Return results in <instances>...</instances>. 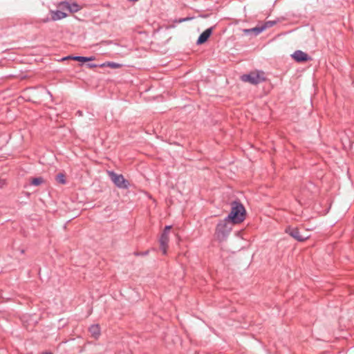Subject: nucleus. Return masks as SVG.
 Returning <instances> with one entry per match:
<instances>
[{"instance_id": "f257e3e1", "label": "nucleus", "mask_w": 354, "mask_h": 354, "mask_svg": "<svg viewBox=\"0 0 354 354\" xmlns=\"http://www.w3.org/2000/svg\"><path fill=\"white\" fill-rule=\"evenodd\" d=\"M231 210L225 217L232 225L240 224L244 221L246 218L247 212L239 199H236L230 203Z\"/></svg>"}, {"instance_id": "f03ea898", "label": "nucleus", "mask_w": 354, "mask_h": 354, "mask_svg": "<svg viewBox=\"0 0 354 354\" xmlns=\"http://www.w3.org/2000/svg\"><path fill=\"white\" fill-rule=\"evenodd\" d=\"M231 230L232 226L229 220H226V218L220 220L215 229V239L220 243L226 241Z\"/></svg>"}, {"instance_id": "7ed1b4c3", "label": "nucleus", "mask_w": 354, "mask_h": 354, "mask_svg": "<svg viewBox=\"0 0 354 354\" xmlns=\"http://www.w3.org/2000/svg\"><path fill=\"white\" fill-rule=\"evenodd\" d=\"M241 80L252 85H257L267 80L263 71H254L241 76Z\"/></svg>"}, {"instance_id": "20e7f679", "label": "nucleus", "mask_w": 354, "mask_h": 354, "mask_svg": "<svg viewBox=\"0 0 354 354\" xmlns=\"http://www.w3.org/2000/svg\"><path fill=\"white\" fill-rule=\"evenodd\" d=\"M107 174L111 180L118 188L126 189L129 187V181L125 179L122 174H117L114 171H107Z\"/></svg>"}, {"instance_id": "39448f33", "label": "nucleus", "mask_w": 354, "mask_h": 354, "mask_svg": "<svg viewBox=\"0 0 354 354\" xmlns=\"http://www.w3.org/2000/svg\"><path fill=\"white\" fill-rule=\"evenodd\" d=\"M171 225H166L162 230L159 242H160V249L162 252L163 254H167V250L168 248V242H169V233L171 229Z\"/></svg>"}, {"instance_id": "423d86ee", "label": "nucleus", "mask_w": 354, "mask_h": 354, "mask_svg": "<svg viewBox=\"0 0 354 354\" xmlns=\"http://www.w3.org/2000/svg\"><path fill=\"white\" fill-rule=\"evenodd\" d=\"M285 232L298 242H304L308 239V236H304L300 234L298 227L288 225L285 229Z\"/></svg>"}, {"instance_id": "0eeeda50", "label": "nucleus", "mask_w": 354, "mask_h": 354, "mask_svg": "<svg viewBox=\"0 0 354 354\" xmlns=\"http://www.w3.org/2000/svg\"><path fill=\"white\" fill-rule=\"evenodd\" d=\"M291 57L297 63H306L312 60L308 54L300 50L295 51Z\"/></svg>"}, {"instance_id": "6e6552de", "label": "nucleus", "mask_w": 354, "mask_h": 354, "mask_svg": "<svg viewBox=\"0 0 354 354\" xmlns=\"http://www.w3.org/2000/svg\"><path fill=\"white\" fill-rule=\"evenodd\" d=\"M214 26L210 27L205 30L198 37L196 44L200 46L205 44L213 33Z\"/></svg>"}, {"instance_id": "1a4fd4ad", "label": "nucleus", "mask_w": 354, "mask_h": 354, "mask_svg": "<svg viewBox=\"0 0 354 354\" xmlns=\"http://www.w3.org/2000/svg\"><path fill=\"white\" fill-rule=\"evenodd\" d=\"M88 331L91 333V336L95 339H98L101 335V330L99 324H92L88 328Z\"/></svg>"}, {"instance_id": "9d476101", "label": "nucleus", "mask_w": 354, "mask_h": 354, "mask_svg": "<svg viewBox=\"0 0 354 354\" xmlns=\"http://www.w3.org/2000/svg\"><path fill=\"white\" fill-rule=\"evenodd\" d=\"M243 32L245 35H253L257 36L261 33L263 31L261 24H258L257 26L249 28V29H243Z\"/></svg>"}, {"instance_id": "9b49d317", "label": "nucleus", "mask_w": 354, "mask_h": 354, "mask_svg": "<svg viewBox=\"0 0 354 354\" xmlns=\"http://www.w3.org/2000/svg\"><path fill=\"white\" fill-rule=\"evenodd\" d=\"M51 14V19L53 21H57L59 19H62L67 17V14L64 12H62L61 10H55V11H50Z\"/></svg>"}, {"instance_id": "f8f14e48", "label": "nucleus", "mask_w": 354, "mask_h": 354, "mask_svg": "<svg viewBox=\"0 0 354 354\" xmlns=\"http://www.w3.org/2000/svg\"><path fill=\"white\" fill-rule=\"evenodd\" d=\"M100 68L109 67L111 68H120L122 66V64L114 62H106L100 64Z\"/></svg>"}, {"instance_id": "ddd939ff", "label": "nucleus", "mask_w": 354, "mask_h": 354, "mask_svg": "<svg viewBox=\"0 0 354 354\" xmlns=\"http://www.w3.org/2000/svg\"><path fill=\"white\" fill-rule=\"evenodd\" d=\"M45 182L44 179L41 176L33 177L30 178V185L33 186H39Z\"/></svg>"}, {"instance_id": "4468645a", "label": "nucleus", "mask_w": 354, "mask_h": 354, "mask_svg": "<svg viewBox=\"0 0 354 354\" xmlns=\"http://www.w3.org/2000/svg\"><path fill=\"white\" fill-rule=\"evenodd\" d=\"M279 21V19L273 20V21H267L262 24H261L263 31L266 30L267 28H271L276 25Z\"/></svg>"}, {"instance_id": "2eb2a0df", "label": "nucleus", "mask_w": 354, "mask_h": 354, "mask_svg": "<svg viewBox=\"0 0 354 354\" xmlns=\"http://www.w3.org/2000/svg\"><path fill=\"white\" fill-rule=\"evenodd\" d=\"M55 180L61 185H66L67 183L66 174L63 172L58 173L55 176Z\"/></svg>"}, {"instance_id": "dca6fc26", "label": "nucleus", "mask_w": 354, "mask_h": 354, "mask_svg": "<svg viewBox=\"0 0 354 354\" xmlns=\"http://www.w3.org/2000/svg\"><path fill=\"white\" fill-rule=\"evenodd\" d=\"M81 9V6L77 4L76 2H73L70 3V8L68 11L71 13L77 12Z\"/></svg>"}, {"instance_id": "f3484780", "label": "nucleus", "mask_w": 354, "mask_h": 354, "mask_svg": "<svg viewBox=\"0 0 354 354\" xmlns=\"http://www.w3.org/2000/svg\"><path fill=\"white\" fill-rule=\"evenodd\" d=\"M59 7L62 8V9H64V10H69V8H70V3L68 2V1H62L60 3H59Z\"/></svg>"}, {"instance_id": "a211bd4d", "label": "nucleus", "mask_w": 354, "mask_h": 354, "mask_svg": "<svg viewBox=\"0 0 354 354\" xmlns=\"http://www.w3.org/2000/svg\"><path fill=\"white\" fill-rule=\"evenodd\" d=\"M86 66L88 68H97V67L100 68V64H93V63H87V64H86Z\"/></svg>"}, {"instance_id": "6ab92c4d", "label": "nucleus", "mask_w": 354, "mask_h": 354, "mask_svg": "<svg viewBox=\"0 0 354 354\" xmlns=\"http://www.w3.org/2000/svg\"><path fill=\"white\" fill-rule=\"evenodd\" d=\"M192 19V17H185V18H180L178 21L176 20L175 21L176 22H178V23H182V22H184V21H187L191 20Z\"/></svg>"}, {"instance_id": "aec40b11", "label": "nucleus", "mask_w": 354, "mask_h": 354, "mask_svg": "<svg viewBox=\"0 0 354 354\" xmlns=\"http://www.w3.org/2000/svg\"><path fill=\"white\" fill-rule=\"evenodd\" d=\"M80 57L81 56L79 55H70L68 57H70L71 60L79 62Z\"/></svg>"}, {"instance_id": "412c9836", "label": "nucleus", "mask_w": 354, "mask_h": 354, "mask_svg": "<svg viewBox=\"0 0 354 354\" xmlns=\"http://www.w3.org/2000/svg\"><path fill=\"white\" fill-rule=\"evenodd\" d=\"M79 62L82 63L81 65H82L83 64L86 63L87 62L86 57L81 56L80 58Z\"/></svg>"}, {"instance_id": "4be33fe9", "label": "nucleus", "mask_w": 354, "mask_h": 354, "mask_svg": "<svg viewBox=\"0 0 354 354\" xmlns=\"http://www.w3.org/2000/svg\"><path fill=\"white\" fill-rule=\"evenodd\" d=\"M86 59H87V62H90V61L95 60V56L86 57Z\"/></svg>"}, {"instance_id": "5701e85b", "label": "nucleus", "mask_w": 354, "mask_h": 354, "mask_svg": "<svg viewBox=\"0 0 354 354\" xmlns=\"http://www.w3.org/2000/svg\"><path fill=\"white\" fill-rule=\"evenodd\" d=\"M210 15L209 14H203V15H200L199 17H202V18H207Z\"/></svg>"}, {"instance_id": "b1692460", "label": "nucleus", "mask_w": 354, "mask_h": 354, "mask_svg": "<svg viewBox=\"0 0 354 354\" xmlns=\"http://www.w3.org/2000/svg\"><path fill=\"white\" fill-rule=\"evenodd\" d=\"M69 55L64 57L61 59V61H65V60H71L70 57H68Z\"/></svg>"}, {"instance_id": "393cba45", "label": "nucleus", "mask_w": 354, "mask_h": 354, "mask_svg": "<svg viewBox=\"0 0 354 354\" xmlns=\"http://www.w3.org/2000/svg\"><path fill=\"white\" fill-rule=\"evenodd\" d=\"M5 183V180H0V187H2Z\"/></svg>"}, {"instance_id": "a878e982", "label": "nucleus", "mask_w": 354, "mask_h": 354, "mask_svg": "<svg viewBox=\"0 0 354 354\" xmlns=\"http://www.w3.org/2000/svg\"><path fill=\"white\" fill-rule=\"evenodd\" d=\"M41 354H53L51 351H44Z\"/></svg>"}, {"instance_id": "bb28decb", "label": "nucleus", "mask_w": 354, "mask_h": 354, "mask_svg": "<svg viewBox=\"0 0 354 354\" xmlns=\"http://www.w3.org/2000/svg\"><path fill=\"white\" fill-rule=\"evenodd\" d=\"M148 253H149V251L147 250V251L143 253V254H145H145H147Z\"/></svg>"}, {"instance_id": "cd10ccee", "label": "nucleus", "mask_w": 354, "mask_h": 354, "mask_svg": "<svg viewBox=\"0 0 354 354\" xmlns=\"http://www.w3.org/2000/svg\"><path fill=\"white\" fill-rule=\"evenodd\" d=\"M24 252H25L24 250H21V254H24Z\"/></svg>"}, {"instance_id": "c85d7f7f", "label": "nucleus", "mask_w": 354, "mask_h": 354, "mask_svg": "<svg viewBox=\"0 0 354 354\" xmlns=\"http://www.w3.org/2000/svg\"><path fill=\"white\" fill-rule=\"evenodd\" d=\"M26 195L29 196V195H30V194H29V193H28V192H26Z\"/></svg>"}]
</instances>
